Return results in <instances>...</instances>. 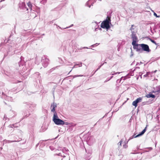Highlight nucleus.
Segmentation results:
<instances>
[{"mask_svg":"<svg viewBox=\"0 0 160 160\" xmlns=\"http://www.w3.org/2000/svg\"><path fill=\"white\" fill-rule=\"evenodd\" d=\"M111 20L109 18L108 16L106 20L103 21L101 23V27L103 28L109 29L110 28L109 23H110Z\"/></svg>","mask_w":160,"mask_h":160,"instance_id":"nucleus-1","label":"nucleus"},{"mask_svg":"<svg viewBox=\"0 0 160 160\" xmlns=\"http://www.w3.org/2000/svg\"><path fill=\"white\" fill-rule=\"evenodd\" d=\"M133 46V48L136 50V51L142 53V50L141 47V44H137L135 43L134 45H132Z\"/></svg>","mask_w":160,"mask_h":160,"instance_id":"nucleus-2","label":"nucleus"},{"mask_svg":"<svg viewBox=\"0 0 160 160\" xmlns=\"http://www.w3.org/2000/svg\"><path fill=\"white\" fill-rule=\"evenodd\" d=\"M146 128H147V127H146L141 132H140L139 134H138L137 135L135 136V135H134L133 136H132V137H130L129 138V140L127 141V143H128V142L130 140L133 138H136L138 137L143 135L144 134V133L145 132H146Z\"/></svg>","mask_w":160,"mask_h":160,"instance_id":"nucleus-3","label":"nucleus"},{"mask_svg":"<svg viewBox=\"0 0 160 160\" xmlns=\"http://www.w3.org/2000/svg\"><path fill=\"white\" fill-rule=\"evenodd\" d=\"M49 60L48 58L44 57L42 58L41 62L42 65L44 67H46L48 66L49 63Z\"/></svg>","mask_w":160,"mask_h":160,"instance_id":"nucleus-4","label":"nucleus"},{"mask_svg":"<svg viewBox=\"0 0 160 160\" xmlns=\"http://www.w3.org/2000/svg\"><path fill=\"white\" fill-rule=\"evenodd\" d=\"M131 38L132 40V44L134 45V44L137 42L138 38L136 36L135 32L134 31H132Z\"/></svg>","mask_w":160,"mask_h":160,"instance_id":"nucleus-5","label":"nucleus"},{"mask_svg":"<svg viewBox=\"0 0 160 160\" xmlns=\"http://www.w3.org/2000/svg\"><path fill=\"white\" fill-rule=\"evenodd\" d=\"M141 47L142 49V52L143 51L148 52L150 51L148 46L147 44H141Z\"/></svg>","mask_w":160,"mask_h":160,"instance_id":"nucleus-6","label":"nucleus"},{"mask_svg":"<svg viewBox=\"0 0 160 160\" xmlns=\"http://www.w3.org/2000/svg\"><path fill=\"white\" fill-rule=\"evenodd\" d=\"M53 121L54 123L57 125H64L63 121L59 118H58L57 119H55L54 121Z\"/></svg>","mask_w":160,"mask_h":160,"instance_id":"nucleus-7","label":"nucleus"},{"mask_svg":"<svg viewBox=\"0 0 160 160\" xmlns=\"http://www.w3.org/2000/svg\"><path fill=\"white\" fill-rule=\"evenodd\" d=\"M19 7L24 10L28 11V8L26 7L25 3L24 2H20L19 4Z\"/></svg>","mask_w":160,"mask_h":160,"instance_id":"nucleus-8","label":"nucleus"},{"mask_svg":"<svg viewBox=\"0 0 160 160\" xmlns=\"http://www.w3.org/2000/svg\"><path fill=\"white\" fill-rule=\"evenodd\" d=\"M57 107V104L56 103L53 102L51 106V111L52 112H56L55 110V108Z\"/></svg>","mask_w":160,"mask_h":160,"instance_id":"nucleus-9","label":"nucleus"},{"mask_svg":"<svg viewBox=\"0 0 160 160\" xmlns=\"http://www.w3.org/2000/svg\"><path fill=\"white\" fill-rule=\"evenodd\" d=\"M54 113L53 116L52 118L53 121H54L55 119H57L58 118V117L56 112H53Z\"/></svg>","mask_w":160,"mask_h":160,"instance_id":"nucleus-10","label":"nucleus"},{"mask_svg":"<svg viewBox=\"0 0 160 160\" xmlns=\"http://www.w3.org/2000/svg\"><path fill=\"white\" fill-rule=\"evenodd\" d=\"M146 97L148 98H155V96L154 95L152 94L149 93V94H148L146 95Z\"/></svg>","mask_w":160,"mask_h":160,"instance_id":"nucleus-11","label":"nucleus"},{"mask_svg":"<svg viewBox=\"0 0 160 160\" xmlns=\"http://www.w3.org/2000/svg\"><path fill=\"white\" fill-rule=\"evenodd\" d=\"M27 4L29 9L31 10H32V5L31 2H29L27 3Z\"/></svg>","mask_w":160,"mask_h":160,"instance_id":"nucleus-12","label":"nucleus"},{"mask_svg":"<svg viewBox=\"0 0 160 160\" xmlns=\"http://www.w3.org/2000/svg\"><path fill=\"white\" fill-rule=\"evenodd\" d=\"M132 105L134 106L135 107H136L138 105V103L137 102L136 100L134 101L132 103Z\"/></svg>","mask_w":160,"mask_h":160,"instance_id":"nucleus-13","label":"nucleus"},{"mask_svg":"<svg viewBox=\"0 0 160 160\" xmlns=\"http://www.w3.org/2000/svg\"><path fill=\"white\" fill-rule=\"evenodd\" d=\"M142 98H137L135 100L138 103L141 102Z\"/></svg>","mask_w":160,"mask_h":160,"instance_id":"nucleus-14","label":"nucleus"},{"mask_svg":"<svg viewBox=\"0 0 160 160\" xmlns=\"http://www.w3.org/2000/svg\"><path fill=\"white\" fill-rule=\"evenodd\" d=\"M8 127L9 128H16L17 127H16L15 126V124H11V125H9V126H8Z\"/></svg>","mask_w":160,"mask_h":160,"instance_id":"nucleus-15","label":"nucleus"},{"mask_svg":"<svg viewBox=\"0 0 160 160\" xmlns=\"http://www.w3.org/2000/svg\"><path fill=\"white\" fill-rule=\"evenodd\" d=\"M12 113H13V115L12 116V117H14L16 115V114L15 112L13 111H10V113L11 114Z\"/></svg>","mask_w":160,"mask_h":160,"instance_id":"nucleus-16","label":"nucleus"},{"mask_svg":"<svg viewBox=\"0 0 160 160\" xmlns=\"http://www.w3.org/2000/svg\"><path fill=\"white\" fill-rule=\"evenodd\" d=\"M99 44V43H96L95 44L92 45L91 46L92 47H94L95 46H98Z\"/></svg>","mask_w":160,"mask_h":160,"instance_id":"nucleus-17","label":"nucleus"},{"mask_svg":"<svg viewBox=\"0 0 160 160\" xmlns=\"http://www.w3.org/2000/svg\"><path fill=\"white\" fill-rule=\"evenodd\" d=\"M150 40L152 42L155 44V45H157V44L156 43V42L154 40L151 39H150Z\"/></svg>","mask_w":160,"mask_h":160,"instance_id":"nucleus-18","label":"nucleus"},{"mask_svg":"<svg viewBox=\"0 0 160 160\" xmlns=\"http://www.w3.org/2000/svg\"><path fill=\"white\" fill-rule=\"evenodd\" d=\"M85 48L88 49V48H88L87 47H81L80 48H78V50H82V49H85Z\"/></svg>","mask_w":160,"mask_h":160,"instance_id":"nucleus-19","label":"nucleus"},{"mask_svg":"<svg viewBox=\"0 0 160 160\" xmlns=\"http://www.w3.org/2000/svg\"><path fill=\"white\" fill-rule=\"evenodd\" d=\"M20 140H15V141H9V142H18L20 141Z\"/></svg>","mask_w":160,"mask_h":160,"instance_id":"nucleus-20","label":"nucleus"},{"mask_svg":"<svg viewBox=\"0 0 160 160\" xmlns=\"http://www.w3.org/2000/svg\"><path fill=\"white\" fill-rule=\"evenodd\" d=\"M154 16H155L157 17H158V18L160 17V16H158L157 14L155 12H154Z\"/></svg>","mask_w":160,"mask_h":160,"instance_id":"nucleus-21","label":"nucleus"},{"mask_svg":"<svg viewBox=\"0 0 160 160\" xmlns=\"http://www.w3.org/2000/svg\"><path fill=\"white\" fill-rule=\"evenodd\" d=\"M123 147L124 148H126L128 147V145L125 144L124 145H123Z\"/></svg>","mask_w":160,"mask_h":160,"instance_id":"nucleus-22","label":"nucleus"},{"mask_svg":"<svg viewBox=\"0 0 160 160\" xmlns=\"http://www.w3.org/2000/svg\"><path fill=\"white\" fill-rule=\"evenodd\" d=\"M157 92H160V86L158 88V89L157 90Z\"/></svg>","mask_w":160,"mask_h":160,"instance_id":"nucleus-23","label":"nucleus"},{"mask_svg":"<svg viewBox=\"0 0 160 160\" xmlns=\"http://www.w3.org/2000/svg\"><path fill=\"white\" fill-rule=\"evenodd\" d=\"M63 122H64V125L65 124V125H68L69 124V123H68V122H64L63 121Z\"/></svg>","mask_w":160,"mask_h":160,"instance_id":"nucleus-24","label":"nucleus"},{"mask_svg":"<svg viewBox=\"0 0 160 160\" xmlns=\"http://www.w3.org/2000/svg\"><path fill=\"white\" fill-rule=\"evenodd\" d=\"M73 24H72L71 25V26L69 27H67L66 28H63V29H66V28H69L72 26H73Z\"/></svg>","mask_w":160,"mask_h":160,"instance_id":"nucleus-25","label":"nucleus"},{"mask_svg":"<svg viewBox=\"0 0 160 160\" xmlns=\"http://www.w3.org/2000/svg\"><path fill=\"white\" fill-rule=\"evenodd\" d=\"M82 76H83L82 75H75L74 76V77H82Z\"/></svg>","mask_w":160,"mask_h":160,"instance_id":"nucleus-26","label":"nucleus"},{"mask_svg":"<svg viewBox=\"0 0 160 160\" xmlns=\"http://www.w3.org/2000/svg\"><path fill=\"white\" fill-rule=\"evenodd\" d=\"M7 117L5 115H4V119H5V121H6V120L7 119Z\"/></svg>","mask_w":160,"mask_h":160,"instance_id":"nucleus-27","label":"nucleus"},{"mask_svg":"<svg viewBox=\"0 0 160 160\" xmlns=\"http://www.w3.org/2000/svg\"><path fill=\"white\" fill-rule=\"evenodd\" d=\"M55 25H56V26H57V28H59L61 29H62V28L61 27H59V26H58V25H57L56 24H55Z\"/></svg>","mask_w":160,"mask_h":160,"instance_id":"nucleus-28","label":"nucleus"},{"mask_svg":"<svg viewBox=\"0 0 160 160\" xmlns=\"http://www.w3.org/2000/svg\"><path fill=\"white\" fill-rule=\"evenodd\" d=\"M134 29V28H133V27H131V28H130V30H131V32L133 31L132 30H133Z\"/></svg>","mask_w":160,"mask_h":160,"instance_id":"nucleus-29","label":"nucleus"},{"mask_svg":"<svg viewBox=\"0 0 160 160\" xmlns=\"http://www.w3.org/2000/svg\"><path fill=\"white\" fill-rule=\"evenodd\" d=\"M122 141H120V142H119L118 143V144H119V145L121 146V144H122Z\"/></svg>","mask_w":160,"mask_h":160,"instance_id":"nucleus-30","label":"nucleus"},{"mask_svg":"<svg viewBox=\"0 0 160 160\" xmlns=\"http://www.w3.org/2000/svg\"><path fill=\"white\" fill-rule=\"evenodd\" d=\"M109 80H110V79H108L107 80H106L104 81V82H106L108 81H109Z\"/></svg>","mask_w":160,"mask_h":160,"instance_id":"nucleus-31","label":"nucleus"},{"mask_svg":"<svg viewBox=\"0 0 160 160\" xmlns=\"http://www.w3.org/2000/svg\"><path fill=\"white\" fill-rule=\"evenodd\" d=\"M101 67V65L100 66H99L98 68L97 69L96 71L98 70V69H99Z\"/></svg>","mask_w":160,"mask_h":160,"instance_id":"nucleus-32","label":"nucleus"},{"mask_svg":"<svg viewBox=\"0 0 160 160\" xmlns=\"http://www.w3.org/2000/svg\"><path fill=\"white\" fill-rule=\"evenodd\" d=\"M121 72H116V74H119V73H120Z\"/></svg>","mask_w":160,"mask_h":160,"instance_id":"nucleus-33","label":"nucleus"},{"mask_svg":"<svg viewBox=\"0 0 160 160\" xmlns=\"http://www.w3.org/2000/svg\"><path fill=\"white\" fill-rule=\"evenodd\" d=\"M88 2H87V3H86L87 5V6L89 7V8H90L91 7V6H90V5H88Z\"/></svg>","mask_w":160,"mask_h":160,"instance_id":"nucleus-34","label":"nucleus"},{"mask_svg":"<svg viewBox=\"0 0 160 160\" xmlns=\"http://www.w3.org/2000/svg\"><path fill=\"white\" fill-rule=\"evenodd\" d=\"M140 65V63H138V62H137V63L136 64V66H137V65Z\"/></svg>","mask_w":160,"mask_h":160,"instance_id":"nucleus-35","label":"nucleus"},{"mask_svg":"<svg viewBox=\"0 0 160 160\" xmlns=\"http://www.w3.org/2000/svg\"><path fill=\"white\" fill-rule=\"evenodd\" d=\"M111 74L112 75H116V73H112Z\"/></svg>","mask_w":160,"mask_h":160,"instance_id":"nucleus-36","label":"nucleus"},{"mask_svg":"<svg viewBox=\"0 0 160 160\" xmlns=\"http://www.w3.org/2000/svg\"><path fill=\"white\" fill-rule=\"evenodd\" d=\"M139 68H139V67H136L135 68V69H137V68L139 69Z\"/></svg>","mask_w":160,"mask_h":160,"instance_id":"nucleus-37","label":"nucleus"},{"mask_svg":"<svg viewBox=\"0 0 160 160\" xmlns=\"http://www.w3.org/2000/svg\"><path fill=\"white\" fill-rule=\"evenodd\" d=\"M143 63V62H140V64H141Z\"/></svg>","mask_w":160,"mask_h":160,"instance_id":"nucleus-38","label":"nucleus"},{"mask_svg":"<svg viewBox=\"0 0 160 160\" xmlns=\"http://www.w3.org/2000/svg\"><path fill=\"white\" fill-rule=\"evenodd\" d=\"M104 64V63H102L101 65V66H102Z\"/></svg>","mask_w":160,"mask_h":160,"instance_id":"nucleus-39","label":"nucleus"},{"mask_svg":"<svg viewBox=\"0 0 160 160\" xmlns=\"http://www.w3.org/2000/svg\"><path fill=\"white\" fill-rule=\"evenodd\" d=\"M5 0H1V1H0V2H2V1H4Z\"/></svg>","mask_w":160,"mask_h":160,"instance_id":"nucleus-40","label":"nucleus"},{"mask_svg":"<svg viewBox=\"0 0 160 160\" xmlns=\"http://www.w3.org/2000/svg\"><path fill=\"white\" fill-rule=\"evenodd\" d=\"M112 77H113V76H112L110 78H109V79H110V80L112 78Z\"/></svg>","mask_w":160,"mask_h":160,"instance_id":"nucleus-41","label":"nucleus"},{"mask_svg":"<svg viewBox=\"0 0 160 160\" xmlns=\"http://www.w3.org/2000/svg\"><path fill=\"white\" fill-rule=\"evenodd\" d=\"M39 143H38L36 145V146L37 147V146L38 145Z\"/></svg>","mask_w":160,"mask_h":160,"instance_id":"nucleus-42","label":"nucleus"},{"mask_svg":"<svg viewBox=\"0 0 160 160\" xmlns=\"http://www.w3.org/2000/svg\"><path fill=\"white\" fill-rule=\"evenodd\" d=\"M133 26H134V25H132V27H133Z\"/></svg>","mask_w":160,"mask_h":160,"instance_id":"nucleus-43","label":"nucleus"},{"mask_svg":"<svg viewBox=\"0 0 160 160\" xmlns=\"http://www.w3.org/2000/svg\"><path fill=\"white\" fill-rule=\"evenodd\" d=\"M156 71H156V70L154 72V73H155V72H156Z\"/></svg>","mask_w":160,"mask_h":160,"instance_id":"nucleus-44","label":"nucleus"},{"mask_svg":"<svg viewBox=\"0 0 160 160\" xmlns=\"http://www.w3.org/2000/svg\"><path fill=\"white\" fill-rule=\"evenodd\" d=\"M1 83L3 85V83H2V82H1Z\"/></svg>","mask_w":160,"mask_h":160,"instance_id":"nucleus-45","label":"nucleus"},{"mask_svg":"<svg viewBox=\"0 0 160 160\" xmlns=\"http://www.w3.org/2000/svg\"><path fill=\"white\" fill-rule=\"evenodd\" d=\"M104 63H107V62H104Z\"/></svg>","mask_w":160,"mask_h":160,"instance_id":"nucleus-46","label":"nucleus"},{"mask_svg":"<svg viewBox=\"0 0 160 160\" xmlns=\"http://www.w3.org/2000/svg\"><path fill=\"white\" fill-rule=\"evenodd\" d=\"M97 28H96L95 29V30H96L97 29Z\"/></svg>","mask_w":160,"mask_h":160,"instance_id":"nucleus-47","label":"nucleus"},{"mask_svg":"<svg viewBox=\"0 0 160 160\" xmlns=\"http://www.w3.org/2000/svg\"><path fill=\"white\" fill-rule=\"evenodd\" d=\"M71 71H72V70H71V71H70V72H71Z\"/></svg>","mask_w":160,"mask_h":160,"instance_id":"nucleus-48","label":"nucleus"},{"mask_svg":"<svg viewBox=\"0 0 160 160\" xmlns=\"http://www.w3.org/2000/svg\"><path fill=\"white\" fill-rule=\"evenodd\" d=\"M71 71H72V70H71V71H70V72H71Z\"/></svg>","mask_w":160,"mask_h":160,"instance_id":"nucleus-49","label":"nucleus"},{"mask_svg":"<svg viewBox=\"0 0 160 160\" xmlns=\"http://www.w3.org/2000/svg\"><path fill=\"white\" fill-rule=\"evenodd\" d=\"M60 153H59V154H58L59 155H60Z\"/></svg>","mask_w":160,"mask_h":160,"instance_id":"nucleus-50","label":"nucleus"}]
</instances>
